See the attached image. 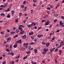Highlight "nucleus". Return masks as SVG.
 Wrapping results in <instances>:
<instances>
[{
	"label": "nucleus",
	"instance_id": "39448f33",
	"mask_svg": "<svg viewBox=\"0 0 64 64\" xmlns=\"http://www.w3.org/2000/svg\"><path fill=\"white\" fill-rule=\"evenodd\" d=\"M55 49V48H53L52 49L51 48H50V53H52V52H53V51Z\"/></svg>",
	"mask_w": 64,
	"mask_h": 64
},
{
	"label": "nucleus",
	"instance_id": "72a5a7b5",
	"mask_svg": "<svg viewBox=\"0 0 64 64\" xmlns=\"http://www.w3.org/2000/svg\"><path fill=\"white\" fill-rule=\"evenodd\" d=\"M55 61L56 63H58V61H57V60L56 59H55Z\"/></svg>",
	"mask_w": 64,
	"mask_h": 64
},
{
	"label": "nucleus",
	"instance_id": "423d86ee",
	"mask_svg": "<svg viewBox=\"0 0 64 64\" xmlns=\"http://www.w3.org/2000/svg\"><path fill=\"white\" fill-rule=\"evenodd\" d=\"M18 27L19 30H20V31H22V30H23V28H22L20 25Z\"/></svg>",
	"mask_w": 64,
	"mask_h": 64
},
{
	"label": "nucleus",
	"instance_id": "de8ad7c7",
	"mask_svg": "<svg viewBox=\"0 0 64 64\" xmlns=\"http://www.w3.org/2000/svg\"><path fill=\"white\" fill-rule=\"evenodd\" d=\"M41 28H42V27H39L38 28V29L39 30H40L41 29Z\"/></svg>",
	"mask_w": 64,
	"mask_h": 64
},
{
	"label": "nucleus",
	"instance_id": "f3484780",
	"mask_svg": "<svg viewBox=\"0 0 64 64\" xmlns=\"http://www.w3.org/2000/svg\"><path fill=\"white\" fill-rule=\"evenodd\" d=\"M0 15L1 16H5V14L4 13H1L0 14Z\"/></svg>",
	"mask_w": 64,
	"mask_h": 64
},
{
	"label": "nucleus",
	"instance_id": "aec40b11",
	"mask_svg": "<svg viewBox=\"0 0 64 64\" xmlns=\"http://www.w3.org/2000/svg\"><path fill=\"white\" fill-rule=\"evenodd\" d=\"M5 50L7 52H10V50L6 48L5 49Z\"/></svg>",
	"mask_w": 64,
	"mask_h": 64
},
{
	"label": "nucleus",
	"instance_id": "1a4fd4ad",
	"mask_svg": "<svg viewBox=\"0 0 64 64\" xmlns=\"http://www.w3.org/2000/svg\"><path fill=\"white\" fill-rule=\"evenodd\" d=\"M7 5H8V3H6V4H4L3 6L4 8L5 7H6V6H7Z\"/></svg>",
	"mask_w": 64,
	"mask_h": 64
},
{
	"label": "nucleus",
	"instance_id": "13d9d810",
	"mask_svg": "<svg viewBox=\"0 0 64 64\" xmlns=\"http://www.w3.org/2000/svg\"><path fill=\"white\" fill-rule=\"evenodd\" d=\"M19 61V59H18L16 60L15 61L16 62H18V61Z\"/></svg>",
	"mask_w": 64,
	"mask_h": 64
},
{
	"label": "nucleus",
	"instance_id": "5fc2aeb1",
	"mask_svg": "<svg viewBox=\"0 0 64 64\" xmlns=\"http://www.w3.org/2000/svg\"><path fill=\"white\" fill-rule=\"evenodd\" d=\"M4 32V31H2V32H0V34H3Z\"/></svg>",
	"mask_w": 64,
	"mask_h": 64
},
{
	"label": "nucleus",
	"instance_id": "864d4df0",
	"mask_svg": "<svg viewBox=\"0 0 64 64\" xmlns=\"http://www.w3.org/2000/svg\"><path fill=\"white\" fill-rule=\"evenodd\" d=\"M45 62V60H43L42 61V63H44Z\"/></svg>",
	"mask_w": 64,
	"mask_h": 64
},
{
	"label": "nucleus",
	"instance_id": "20e7f679",
	"mask_svg": "<svg viewBox=\"0 0 64 64\" xmlns=\"http://www.w3.org/2000/svg\"><path fill=\"white\" fill-rule=\"evenodd\" d=\"M11 39H12V38L11 37L8 38L6 39L7 42H8L9 41H10Z\"/></svg>",
	"mask_w": 64,
	"mask_h": 64
},
{
	"label": "nucleus",
	"instance_id": "412c9836",
	"mask_svg": "<svg viewBox=\"0 0 64 64\" xmlns=\"http://www.w3.org/2000/svg\"><path fill=\"white\" fill-rule=\"evenodd\" d=\"M11 35H12L13 34H15L16 32H12L10 33Z\"/></svg>",
	"mask_w": 64,
	"mask_h": 64
},
{
	"label": "nucleus",
	"instance_id": "69168bd1",
	"mask_svg": "<svg viewBox=\"0 0 64 64\" xmlns=\"http://www.w3.org/2000/svg\"><path fill=\"white\" fill-rule=\"evenodd\" d=\"M23 45L24 46H25V45H26V43H24L23 44Z\"/></svg>",
	"mask_w": 64,
	"mask_h": 64
},
{
	"label": "nucleus",
	"instance_id": "4be33fe9",
	"mask_svg": "<svg viewBox=\"0 0 64 64\" xmlns=\"http://www.w3.org/2000/svg\"><path fill=\"white\" fill-rule=\"evenodd\" d=\"M16 32L17 33H18L19 32V30L18 29L16 30Z\"/></svg>",
	"mask_w": 64,
	"mask_h": 64
},
{
	"label": "nucleus",
	"instance_id": "a211bd4d",
	"mask_svg": "<svg viewBox=\"0 0 64 64\" xmlns=\"http://www.w3.org/2000/svg\"><path fill=\"white\" fill-rule=\"evenodd\" d=\"M14 61H12L11 62H10V64H14Z\"/></svg>",
	"mask_w": 64,
	"mask_h": 64
},
{
	"label": "nucleus",
	"instance_id": "49530a36",
	"mask_svg": "<svg viewBox=\"0 0 64 64\" xmlns=\"http://www.w3.org/2000/svg\"><path fill=\"white\" fill-rule=\"evenodd\" d=\"M6 61H4V62H2V64H6Z\"/></svg>",
	"mask_w": 64,
	"mask_h": 64
},
{
	"label": "nucleus",
	"instance_id": "338daca9",
	"mask_svg": "<svg viewBox=\"0 0 64 64\" xmlns=\"http://www.w3.org/2000/svg\"><path fill=\"white\" fill-rule=\"evenodd\" d=\"M2 58H3V57H0V60H2Z\"/></svg>",
	"mask_w": 64,
	"mask_h": 64
},
{
	"label": "nucleus",
	"instance_id": "7ed1b4c3",
	"mask_svg": "<svg viewBox=\"0 0 64 64\" xmlns=\"http://www.w3.org/2000/svg\"><path fill=\"white\" fill-rule=\"evenodd\" d=\"M21 38L23 39H26V38H27V36L26 35H24L21 37Z\"/></svg>",
	"mask_w": 64,
	"mask_h": 64
},
{
	"label": "nucleus",
	"instance_id": "774afa93",
	"mask_svg": "<svg viewBox=\"0 0 64 64\" xmlns=\"http://www.w3.org/2000/svg\"><path fill=\"white\" fill-rule=\"evenodd\" d=\"M32 64H36V62H34V63Z\"/></svg>",
	"mask_w": 64,
	"mask_h": 64
},
{
	"label": "nucleus",
	"instance_id": "bb28decb",
	"mask_svg": "<svg viewBox=\"0 0 64 64\" xmlns=\"http://www.w3.org/2000/svg\"><path fill=\"white\" fill-rule=\"evenodd\" d=\"M11 17V16L10 15H9V14H8V15L7 16V18H10Z\"/></svg>",
	"mask_w": 64,
	"mask_h": 64
},
{
	"label": "nucleus",
	"instance_id": "c756f323",
	"mask_svg": "<svg viewBox=\"0 0 64 64\" xmlns=\"http://www.w3.org/2000/svg\"><path fill=\"white\" fill-rule=\"evenodd\" d=\"M46 9L47 10H51V8H50L49 7H48L46 8Z\"/></svg>",
	"mask_w": 64,
	"mask_h": 64
},
{
	"label": "nucleus",
	"instance_id": "f257e3e1",
	"mask_svg": "<svg viewBox=\"0 0 64 64\" xmlns=\"http://www.w3.org/2000/svg\"><path fill=\"white\" fill-rule=\"evenodd\" d=\"M48 51V49L47 48H45L44 49V52L42 53V54H44L46 53V52Z\"/></svg>",
	"mask_w": 64,
	"mask_h": 64
},
{
	"label": "nucleus",
	"instance_id": "393cba45",
	"mask_svg": "<svg viewBox=\"0 0 64 64\" xmlns=\"http://www.w3.org/2000/svg\"><path fill=\"white\" fill-rule=\"evenodd\" d=\"M60 31H61V29L57 30L56 31V32L57 33H58V32H59Z\"/></svg>",
	"mask_w": 64,
	"mask_h": 64
},
{
	"label": "nucleus",
	"instance_id": "6ab92c4d",
	"mask_svg": "<svg viewBox=\"0 0 64 64\" xmlns=\"http://www.w3.org/2000/svg\"><path fill=\"white\" fill-rule=\"evenodd\" d=\"M17 44H15L14 46V48H17Z\"/></svg>",
	"mask_w": 64,
	"mask_h": 64
},
{
	"label": "nucleus",
	"instance_id": "052dcab7",
	"mask_svg": "<svg viewBox=\"0 0 64 64\" xmlns=\"http://www.w3.org/2000/svg\"><path fill=\"white\" fill-rule=\"evenodd\" d=\"M19 57H20V56H18L16 57V58H17V59H18V58H19Z\"/></svg>",
	"mask_w": 64,
	"mask_h": 64
},
{
	"label": "nucleus",
	"instance_id": "a878e982",
	"mask_svg": "<svg viewBox=\"0 0 64 64\" xmlns=\"http://www.w3.org/2000/svg\"><path fill=\"white\" fill-rule=\"evenodd\" d=\"M18 43L20 44H21L22 42V40H18Z\"/></svg>",
	"mask_w": 64,
	"mask_h": 64
},
{
	"label": "nucleus",
	"instance_id": "ddd939ff",
	"mask_svg": "<svg viewBox=\"0 0 64 64\" xmlns=\"http://www.w3.org/2000/svg\"><path fill=\"white\" fill-rule=\"evenodd\" d=\"M50 43L49 42L47 43L46 44V47H48V46H49V45H50Z\"/></svg>",
	"mask_w": 64,
	"mask_h": 64
},
{
	"label": "nucleus",
	"instance_id": "2eb2a0df",
	"mask_svg": "<svg viewBox=\"0 0 64 64\" xmlns=\"http://www.w3.org/2000/svg\"><path fill=\"white\" fill-rule=\"evenodd\" d=\"M11 12L12 13V15H14V10H12L11 11Z\"/></svg>",
	"mask_w": 64,
	"mask_h": 64
},
{
	"label": "nucleus",
	"instance_id": "c03bdc74",
	"mask_svg": "<svg viewBox=\"0 0 64 64\" xmlns=\"http://www.w3.org/2000/svg\"><path fill=\"white\" fill-rule=\"evenodd\" d=\"M57 51H58V50L56 48L55 50H54V52H56Z\"/></svg>",
	"mask_w": 64,
	"mask_h": 64
},
{
	"label": "nucleus",
	"instance_id": "603ef678",
	"mask_svg": "<svg viewBox=\"0 0 64 64\" xmlns=\"http://www.w3.org/2000/svg\"><path fill=\"white\" fill-rule=\"evenodd\" d=\"M52 24H50L49 27V28H52Z\"/></svg>",
	"mask_w": 64,
	"mask_h": 64
},
{
	"label": "nucleus",
	"instance_id": "cd10ccee",
	"mask_svg": "<svg viewBox=\"0 0 64 64\" xmlns=\"http://www.w3.org/2000/svg\"><path fill=\"white\" fill-rule=\"evenodd\" d=\"M35 43L34 42H30V45H34V44Z\"/></svg>",
	"mask_w": 64,
	"mask_h": 64
},
{
	"label": "nucleus",
	"instance_id": "473e14b6",
	"mask_svg": "<svg viewBox=\"0 0 64 64\" xmlns=\"http://www.w3.org/2000/svg\"><path fill=\"white\" fill-rule=\"evenodd\" d=\"M19 43V40H18L17 41H16L15 42V44H18Z\"/></svg>",
	"mask_w": 64,
	"mask_h": 64
},
{
	"label": "nucleus",
	"instance_id": "e2e57ef3",
	"mask_svg": "<svg viewBox=\"0 0 64 64\" xmlns=\"http://www.w3.org/2000/svg\"><path fill=\"white\" fill-rule=\"evenodd\" d=\"M33 50V48H32L30 49L29 50L30 51H31V50Z\"/></svg>",
	"mask_w": 64,
	"mask_h": 64
},
{
	"label": "nucleus",
	"instance_id": "4468645a",
	"mask_svg": "<svg viewBox=\"0 0 64 64\" xmlns=\"http://www.w3.org/2000/svg\"><path fill=\"white\" fill-rule=\"evenodd\" d=\"M42 44L43 45H46V42L43 41L42 42Z\"/></svg>",
	"mask_w": 64,
	"mask_h": 64
},
{
	"label": "nucleus",
	"instance_id": "bf43d9fd",
	"mask_svg": "<svg viewBox=\"0 0 64 64\" xmlns=\"http://www.w3.org/2000/svg\"><path fill=\"white\" fill-rule=\"evenodd\" d=\"M33 12V10H31V13L32 14Z\"/></svg>",
	"mask_w": 64,
	"mask_h": 64
},
{
	"label": "nucleus",
	"instance_id": "c85d7f7f",
	"mask_svg": "<svg viewBox=\"0 0 64 64\" xmlns=\"http://www.w3.org/2000/svg\"><path fill=\"white\" fill-rule=\"evenodd\" d=\"M57 20L56 19L54 20L53 22L54 23H56L57 22Z\"/></svg>",
	"mask_w": 64,
	"mask_h": 64
},
{
	"label": "nucleus",
	"instance_id": "4d7b16f0",
	"mask_svg": "<svg viewBox=\"0 0 64 64\" xmlns=\"http://www.w3.org/2000/svg\"><path fill=\"white\" fill-rule=\"evenodd\" d=\"M19 15L20 16H21V15H22V13H21V12H20L19 14Z\"/></svg>",
	"mask_w": 64,
	"mask_h": 64
},
{
	"label": "nucleus",
	"instance_id": "c9c22d12",
	"mask_svg": "<svg viewBox=\"0 0 64 64\" xmlns=\"http://www.w3.org/2000/svg\"><path fill=\"white\" fill-rule=\"evenodd\" d=\"M32 24H34V26H35V25H36V23L35 22H32Z\"/></svg>",
	"mask_w": 64,
	"mask_h": 64
},
{
	"label": "nucleus",
	"instance_id": "0eeeda50",
	"mask_svg": "<svg viewBox=\"0 0 64 64\" xmlns=\"http://www.w3.org/2000/svg\"><path fill=\"white\" fill-rule=\"evenodd\" d=\"M34 53L35 54H36V53H37V52H38V50H37V49L35 48L34 49Z\"/></svg>",
	"mask_w": 64,
	"mask_h": 64
},
{
	"label": "nucleus",
	"instance_id": "a18cd8bd",
	"mask_svg": "<svg viewBox=\"0 0 64 64\" xmlns=\"http://www.w3.org/2000/svg\"><path fill=\"white\" fill-rule=\"evenodd\" d=\"M20 26L22 28H24V26L23 25H20Z\"/></svg>",
	"mask_w": 64,
	"mask_h": 64
},
{
	"label": "nucleus",
	"instance_id": "37998d69",
	"mask_svg": "<svg viewBox=\"0 0 64 64\" xmlns=\"http://www.w3.org/2000/svg\"><path fill=\"white\" fill-rule=\"evenodd\" d=\"M33 1L34 3H36L37 2V0H33Z\"/></svg>",
	"mask_w": 64,
	"mask_h": 64
},
{
	"label": "nucleus",
	"instance_id": "2f4dec72",
	"mask_svg": "<svg viewBox=\"0 0 64 64\" xmlns=\"http://www.w3.org/2000/svg\"><path fill=\"white\" fill-rule=\"evenodd\" d=\"M31 48V46H28V49H30Z\"/></svg>",
	"mask_w": 64,
	"mask_h": 64
},
{
	"label": "nucleus",
	"instance_id": "7c9ffc66",
	"mask_svg": "<svg viewBox=\"0 0 64 64\" xmlns=\"http://www.w3.org/2000/svg\"><path fill=\"white\" fill-rule=\"evenodd\" d=\"M62 46V45L61 44H60V45L58 47V48H60V47H61Z\"/></svg>",
	"mask_w": 64,
	"mask_h": 64
},
{
	"label": "nucleus",
	"instance_id": "6e6552de",
	"mask_svg": "<svg viewBox=\"0 0 64 64\" xmlns=\"http://www.w3.org/2000/svg\"><path fill=\"white\" fill-rule=\"evenodd\" d=\"M9 36H10L8 34H5V38H8V37H9Z\"/></svg>",
	"mask_w": 64,
	"mask_h": 64
},
{
	"label": "nucleus",
	"instance_id": "680f3d73",
	"mask_svg": "<svg viewBox=\"0 0 64 64\" xmlns=\"http://www.w3.org/2000/svg\"><path fill=\"white\" fill-rule=\"evenodd\" d=\"M45 21L44 20H42V23H43V22H44Z\"/></svg>",
	"mask_w": 64,
	"mask_h": 64
},
{
	"label": "nucleus",
	"instance_id": "09e8293b",
	"mask_svg": "<svg viewBox=\"0 0 64 64\" xmlns=\"http://www.w3.org/2000/svg\"><path fill=\"white\" fill-rule=\"evenodd\" d=\"M37 37H38V38H40V34H38L37 35Z\"/></svg>",
	"mask_w": 64,
	"mask_h": 64
},
{
	"label": "nucleus",
	"instance_id": "b1692460",
	"mask_svg": "<svg viewBox=\"0 0 64 64\" xmlns=\"http://www.w3.org/2000/svg\"><path fill=\"white\" fill-rule=\"evenodd\" d=\"M25 32L24 31V30H22V31L20 33V34H23V33Z\"/></svg>",
	"mask_w": 64,
	"mask_h": 64
},
{
	"label": "nucleus",
	"instance_id": "3c124183",
	"mask_svg": "<svg viewBox=\"0 0 64 64\" xmlns=\"http://www.w3.org/2000/svg\"><path fill=\"white\" fill-rule=\"evenodd\" d=\"M10 54L12 55H14V53H13V52H10Z\"/></svg>",
	"mask_w": 64,
	"mask_h": 64
},
{
	"label": "nucleus",
	"instance_id": "f704fd0d",
	"mask_svg": "<svg viewBox=\"0 0 64 64\" xmlns=\"http://www.w3.org/2000/svg\"><path fill=\"white\" fill-rule=\"evenodd\" d=\"M32 6L34 7H36V5L35 4H32Z\"/></svg>",
	"mask_w": 64,
	"mask_h": 64
},
{
	"label": "nucleus",
	"instance_id": "dca6fc26",
	"mask_svg": "<svg viewBox=\"0 0 64 64\" xmlns=\"http://www.w3.org/2000/svg\"><path fill=\"white\" fill-rule=\"evenodd\" d=\"M27 54H30L31 53V52L29 51H28L26 52Z\"/></svg>",
	"mask_w": 64,
	"mask_h": 64
},
{
	"label": "nucleus",
	"instance_id": "58836bf2",
	"mask_svg": "<svg viewBox=\"0 0 64 64\" xmlns=\"http://www.w3.org/2000/svg\"><path fill=\"white\" fill-rule=\"evenodd\" d=\"M55 45L56 47H58L59 46V44L57 43Z\"/></svg>",
	"mask_w": 64,
	"mask_h": 64
},
{
	"label": "nucleus",
	"instance_id": "6e6d98bb",
	"mask_svg": "<svg viewBox=\"0 0 64 64\" xmlns=\"http://www.w3.org/2000/svg\"><path fill=\"white\" fill-rule=\"evenodd\" d=\"M30 27H31V25H30V24L28 26V28H30Z\"/></svg>",
	"mask_w": 64,
	"mask_h": 64
},
{
	"label": "nucleus",
	"instance_id": "79ce46f5",
	"mask_svg": "<svg viewBox=\"0 0 64 64\" xmlns=\"http://www.w3.org/2000/svg\"><path fill=\"white\" fill-rule=\"evenodd\" d=\"M26 1H24L22 3L23 4L25 5V3H26Z\"/></svg>",
	"mask_w": 64,
	"mask_h": 64
},
{
	"label": "nucleus",
	"instance_id": "f8f14e48",
	"mask_svg": "<svg viewBox=\"0 0 64 64\" xmlns=\"http://www.w3.org/2000/svg\"><path fill=\"white\" fill-rule=\"evenodd\" d=\"M33 34H34L33 32H30L29 33V35H31Z\"/></svg>",
	"mask_w": 64,
	"mask_h": 64
},
{
	"label": "nucleus",
	"instance_id": "e433bc0d",
	"mask_svg": "<svg viewBox=\"0 0 64 64\" xmlns=\"http://www.w3.org/2000/svg\"><path fill=\"white\" fill-rule=\"evenodd\" d=\"M61 19H62L64 20V16H62L60 17Z\"/></svg>",
	"mask_w": 64,
	"mask_h": 64
},
{
	"label": "nucleus",
	"instance_id": "9d476101",
	"mask_svg": "<svg viewBox=\"0 0 64 64\" xmlns=\"http://www.w3.org/2000/svg\"><path fill=\"white\" fill-rule=\"evenodd\" d=\"M49 24V21L48 20L47 22L45 24V25H48Z\"/></svg>",
	"mask_w": 64,
	"mask_h": 64
},
{
	"label": "nucleus",
	"instance_id": "a19ab883",
	"mask_svg": "<svg viewBox=\"0 0 64 64\" xmlns=\"http://www.w3.org/2000/svg\"><path fill=\"white\" fill-rule=\"evenodd\" d=\"M21 50L22 51L23 50H25V48H21Z\"/></svg>",
	"mask_w": 64,
	"mask_h": 64
},
{
	"label": "nucleus",
	"instance_id": "f03ea898",
	"mask_svg": "<svg viewBox=\"0 0 64 64\" xmlns=\"http://www.w3.org/2000/svg\"><path fill=\"white\" fill-rule=\"evenodd\" d=\"M60 26H61L62 27H64V22H62V21L60 22Z\"/></svg>",
	"mask_w": 64,
	"mask_h": 64
},
{
	"label": "nucleus",
	"instance_id": "4c0bfd02",
	"mask_svg": "<svg viewBox=\"0 0 64 64\" xmlns=\"http://www.w3.org/2000/svg\"><path fill=\"white\" fill-rule=\"evenodd\" d=\"M24 5H22L21 6V8H24Z\"/></svg>",
	"mask_w": 64,
	"mask_h": 64
},
{
	"label": "nucleus",
	"instance_id": "9b49d317",
	"mask_svg": "<svg viewBox=\"0 0 64 64\" xmlns=\"http://www.w3.org/2000/svg\"><path fill=\"white\" fill-rule=\"evenodd\" d=\"M28 55H26V56H25L23 58V59H24V60L26 59L28 57Z\"/></svg>",
	"mask_w": 64,
	"mask_h": 64
},
{
	"label": "nucleus",
	"instance_id": "5701e85b",
	"mask_svg": "<svg viewBox=\"0 0 64 64\" xmlns=\"http://www.w3.org/2000/svg\"><path fill=\"white\" fill-rule=\"evenodd\" d=\"M31 38V39L33 40L34 39V36H30Z\"/></svg>",
	"mask_w": 64,
	"mask_h": 64
},
{
	"label": "nucleus",
	"instance_id": "8fccbe9b",
	"mask_svg": "<svg viewBox=\"0 0 64 64\" xmlns=\"http://www.w3.org/2000/svg\"><path fill=\"white\" fill-rule=\"evenodd\" d=\"M22 22H23V23H26V20H23L22 21Z\"/></svg>",
	"mask_w": 64,
	"mask_h": 64
},
{
	"label": "nucleus",
	"instance_id": "ea45409f",
	"mask_svg": "<svg viewBox=\"0 0 64 64\" xmlns=\"http://www.w3.org/2000/svg\"><path fill=\"white\" fill-rule=\"evenodd\" d=\"M15 21L16 22H18V20L17 18L16 19H15Z\"/></svg>",
	"mask_w": 64,
	"mask_h": 64
},
{
	"label": "nucleus",
	"instance_id": "0e129e2a",
	"mask_svg": "<svg viewBox=\"0 0 64 64\" xmlns=\"http://www.w3.org/2000/svg\"><path fill=\"white\" fill-rule=\"evenodd\" d=\"M59 52H60V53H62V50H59Z\"/></svg>",
	"mask_w": 64,
	"mask_h": 64
}]
</instances>
